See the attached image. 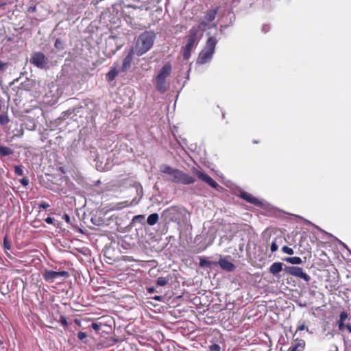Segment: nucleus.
I'll use <instances>...</instances> for the list:
<instances>
[{
	"label": "nucleus",
	"mask_w": 351,
	"mask_h": 351,
	"mask_svg": "<svg viewBox=\"0 0 351 351\" xmlns=\"http://www.w3.org/2000/svg\"><path fill=\"white\" fill-rule=\"evenodd\" d=\"M160 171L162 173V176L171 182L189 185L195 182V179L193 176L183 171L173 168L167 165H160Z\"/></svg>",
	"instance_id": "1"
},
{
	"label": "nucleus",
	"mask_w": 351,
	"mask_h": 351,
	"mask_svg": "<svg viewBox=\"0 0 351 351\" xmlns=\"http://www.w3.org/2000/svg\"><path fill=\"white\" fill-rule=\"evenodd\" d=\"M156 35L154 31H145L141 34L136 41L133 49L137 56H141L147 52L153 46Z\"/></svg>",
	"instance_id": "2"
},
{
	"label": "nucleus",
	"mask_w": 351,
	"mask_h": 351,
	"mask_svg": "<svg viewBox=\"0 0 351 351\" xmlns=\"http://www.w3.org/2000/svg\"><path fill=\"white\" fill-rule=\"evenodd\" d=\"M217 43V40L215 37H209L205 47L199 54L197 63L204 64L208 62L213 56Z\"/></svg>",
	"instance_id": "3"
},
{
	"label": "nucleus",
	"mask_w": 351,
	"mask_h": 351,
	"mask_svg": "<svg viewBox=\"0 0 351 351\" xmlns=\"http://www.w3.org/2000/svg\"><path fill=\"white\" fill-rule=\"evenodd\" d=\"M199 29L197 27H193L189 32L186 36L187 43L182 48L183 58L188 60L191 54L193 49L197 45L199 39L197 38Z\"/></svg>",
	"instance_id": "4"
},
{
	"label": "nucleus",
	"mask_w": 351,
	"mask_h": 351,
	"mask_svg": "<svg viewBox=\"0 0 351 351\" xmlns=\"http://www.w3.org/2000/svg\"><path fill=\"white\" fill-rule=\"evenodd\" d=\"M188 214L187 210L181 206H171L162 213V217L169 221H179L181 218Z\"/></svg>",
	"instance_id": "5"
},
{
	"label": "nucleus",
	"mask_w": 351,
	"mask_h": 351,
	"mask_svg": "<svg viewBox=\"0 0 351 351\" xmlns=\"http://www.w3.org/2000/svg\"><path fill=\"white\" fill-rule=\"evenodd\" d=\"M29 62L40 69L49 68V60L48 58L40 51L33 52L31 55Z\"/></svg>",
	"instance_id": "6"
},
{
	"label": "nucleus",
	"mask_w": 351,
	"mask_h": 351,
	"mask_svg": "<svg viewBox=\"0 0 351 351\" xmlns=\"http://www.w3.org/2000/svg\"><path fill=\"white\" fill-rule=\"evenodd\" d=\"M284 271L293 276L303 279L306 282H308L311 280L310 276L304 272L303 269L300 267L286 266L284 268Z\"/></svg>",
	"instance_id": "7"
},
{
	"label": "nucleus",
	"mask_w": 351,
	"mask_h": 351,
	"mask_svg": "<svg viewBox=\"0 0 351 351\" xmlns=\"http://www.w3.org/2000/svg\"><path fill=\"white\" fill-rule=\"evenodd\" d=\"M192 171L193 174L195 175L199 180L206 183L210 187L217 189L219 186L217 182H215L211 177L203 171L196 168H193Z\"/></svg>",
	"instance_id": "8"
},
{
	"label": "nucleus",
	"mask_w": 351,
	"mask_h": 351,
	"mask_svg": "<svg viewBox=\"0 0 351 351\" xmlns=\"http://www.w3.org/2000/svg\"><path fill=\"white\" fill-rule=\"evenodd\" d=\"M351 317L346 311H342L339 315V319L337 322V325L339 330L344 331L347 330L351 333Z\"/></svg>",
	"instance_id": "9"
},
{
	"label": "nucleus",
	"mask_w": 351,
	"mask_h": 351,
	"mask_svg": "<svg viewBox=\"0 0 351 351\" xmlns=\"http://www.w3.org/2000/svg\"><path fill=\"white\" fill-rule=\"evenodd\" d=\"M43 276L45 281L52 282L58 278H68L69 274L66 271H54L46 269L43 274Z\"/></svg>",
	"instance_id": "10"
},
{
	"label": "nucleus",
	"mask_w": 351,
	"mask_h": 351,
	"mask_svg": "<svg viewBox=\"0 0 351 351\" xmlns=\"http://www.w3.org/2000/svg\"><path fill=\"white\" fill-rule=\"evenodd\" d=\"M49 90L45 95V102L50 105H53L58 101L59 98L58 88L54 84L49 85Z\"/></svg>",
	"instance_id": "11"
},
{
	"label": "nucleus",
	"mask_w": 351,
	"mask_h": 351,
	"mask_svg": "<svg viewBox=\"0 0 351 351\" xmlns=\"http://www.w3.org/2000/svg\"><path fill=\"white\" fill-rule=\"evenodd\" d=\"M219 8L216 7L215 8H212L210 10H208L204 15V19L205 21H203L200 22L199 27H197L199 29L204 28L208 25V22L213 21L218 12Z\"/></svg>",
	"instance_id": "12"
},
{
	"label": "nucleus",
	"mask_w": 351,
	"mask_h": 351,
	"mask_svg": "<svg viewBox=\"0 0 351 351\" xmlns=\"http://www.w3.org/2000/svg\"><path fill=\"white\" fill-rule=\"evenodd\" d=\"M135 54V51L133 47L130 48L128 54L124 58L121 67L120 69L121 72H126L131 66L133 61V56Z\"/></svg>",
	"instance_id": "13"
},
{
	"label": "nucleus",
	"mask_w": 351,
	"mask_h": 351,
	"mask_svg": "<svg viewBox=\"0 0 351 351\" xmlns=\"http://www.w3.org/2000/svg\"><path fill=\"white\" fill-rule=\"evenodd\" d=\"M155 81L156 89L157 91L160 93H165L169 88V84L167 83L166 80L156 76Z\"/></svg>",
	"instance_id": "14"
},
{
	"label": "nucleus",
	"mask_w": 351,
	"mask_h": 351,
	"mask_svg": "<svg viewBox=\"0 0 351 351\" xmlns=\"http://www.w3.org/2000/svg\"><path fill=\"white\" fill-rule=\"evenodd\" d=\"M172 71V66L170 63L165 64L159 70L156 76L166 80L170 75Z\"/></svg>",
	"instance_id": "15"
},
{
	"label": "nucleus",
	"mask_w": 351,
	"mask_h": 351,
	"mask_svg": "<svg viewBox=\"0 0 351 351\" xmlns=\"http://www.w3.org/2000/svg\"><path fill=\"white\" fill-rule=\"evenodd\" d=\"M239 196L241 198L245 200L248 203L252 204L256 206H259L261 204L260 201L257 198L252 196L247 192L241 191Z\"/></svg>",
	"instance_id": "16"
},
{
	"label": "nucleus",
	"mask_w": 351,
	"mask_h": 351,
	"mask_svg": "<svg viewBox=\"0 0 351 351\" xmlns=\"http://www.w3.org/2000/svg\"><path fill=\"white\" fill-rule=\"evenodd\" d=\"M218 264L221 269L228 272L233 271L236 268L235 265L232 263L223 258H221L218 261Z\"/></svg>",
	"instance_id": "17"
},
{
	"label": "nucleus",
	"mask_w": 351,
	"mask_h": 351,
	"mask_svg": "<svg viewBox=\"0 0 351 351\" xmlns=\"http://www.w3.org/2000/svg\"><path fill=\"white\" fill-rule=\"evenodd\" d=\"M305 347V342L302 339L295 341L291 343L288 351H303Z\"/></svg>",
	"instance_id": "18"
},
{
	"label": "nucleus",
	"mask_w": 351,
	"mask_h": 351,
	"mask_svg": "<svg viewBox=\"0 0 351 351\" xmlns=\"http://www.w3.org/2000/svg\"><path fill=\"white\" fill-rule=\"evenodd\" d=\"M284 270L283 263L280 262L274 263L269 268V271L274 276H277L278 273Z\"/></svg>",
	"instance_id": "19"
},
{
	"label": "nucleus",
	"mask_w": 351,
	"mask_h": 351,
	"mask_svg": "<svg viewBox=\"0 0 351 351\" xmlns=\"http://www.w3.org/2000/svg\"><path fill=\"white\" fill-rule=\"evenodd\" d=\"M13 154L14 150L4 145L0 146V158L12 155Z\"/></svg>",
	"instance_id": "20"
},
{
	"label": "nucleus",
	"mask_w": 351,
	"mask_h": 351,
	"mask_svg": "<svg viewBox=\"0 0 351 351\" xmlns=\"http://www.w3.org/2000/svg\"><path fill=\"white\" fill-rule=\"evenodd\" d=\"M10 121L8 114V110H3L0 114V125L1 126L7 125Z\"/></svg>",
	"instance_id": "21"
},
{
	"label": "nucleus",
	"mask_w": 351,
	"mask_h": 351,
	"mask_svg": "<svg viewBox=\"0 0 351 351\" xmlns=\"http://www.w3.org/2000/svg\"><path fill=\"white\" fill-rule=\"evenodd\" d=\"M282 260L292 265H300L302 263V259L298 256L285 257Z\"/></svg>",
	"instance_id": "22"
},
{
	"label": "nucleus",
	"mask_w": 351,
	"mask_h": 351,
	"mask_svg": "<svg viewBox=\"0 0 351 351\" xmlns=\"http://www.w3.org/2000/svg\"><path fill=\"white\" fill-rule=\"evenodd\" d=\"M119 72H121L120 70L117 71L116 69L111 68L109 72L106 74V80L108 82L114 80Z\"/></svg>",
	"instance_id": "23"
},
{
	"label": "nucleus",
	"mask_w": 351,
	"mask_h": 351,
	"mask_svg": "<svg viewBox=\"0 0 351 351\" xmlns=\"http://www.w3.org/2000/svg\"><path fill=\"white\" fill-rule=\"evenodd\" d=\"M158 220V215L157 213H152L149 215L147 219V222L149 226L155 225Z\"/></svg>",
	"instance_id": "24"
},
{
	"label": "nucleus",
	"mask_w": 351,
	"mask_h": 351,
	"mask_svg": "<svg viewBox=\"0 0 351 351\" xmlns=\"http://www.w3.org/2000/svg\"><path fill=\"white\" fill-rule=\"evenodd\" d=\"M213 263L205 257L199 258V266L202 267H210Z\"/></svg>",
	"instance_id": "25"
},
{
	"label": "nucleus",
	"mask_w": 351,
	"mask_h": 351,
	"mask_svg": "<svg viewBox=\"0 0 351 351\" xmlns=\"http://www.w3.org/2000/svg\"><path fill=\"white\" fill-rule=\"evenodd\" d=\"M169 279L170 278L169 277L167 278L160 276L157 278L156 283L157 286L164 287L169 283Z\"/></svg>",
	"instance_id": "26"
},
{
	"label": "nucleus",
	"mask_w": 351,
	"mask_h": 351,
	"mask_svg": "<svg viewBox=\"0 0 351 351\" xmlns=\"http://www.w3.org/2000/svg\"><path fill=\"white\" fill-rule=\"evenodd\" d=\"M54 47L59 51L64 49V43L60 39L57 38L54 43Z\"/></svg>",
	"instance_id": "27"
},
{
	"label": "nucleus",
	"mask_w": 351,
	"mask_h": 351,
	"mask_svg": "<svg viewBox=\"0 0 351 351\" xmlns=\"http://www.w3.org/2000/svg\"><path fill=\"white\" fill-rule=\"evenodd\" d=\"M145 219V217L144 215H135L133 217L131 222H130V225H132L135 223H143V220Z\"/></svg>",
	"instance_id": "28"
},
{
	"label": "nucleus",
	"mask_w": 351,
	"mask_h": 351,
	"mask_svg": "<svg viewBox=\"0 0 351 351\" xmlns=\"http://www.w3.org/2000/svg\"><path fill=\"white\" fill-rule=\"evenodd\" d=\"M14 173L17 176H23L24 173L23 167L22 165L14 166Z\"/></svg>",
	"instance_id": "29"
},
{
	"label": "nucleus",
	"mask_w": 351,
	"mask_h": 351,
	"mask_svg": "<svg viewBox=\"0 0 351 351\" xmlns=\"http://www.w3.org/2000/svg\"><path fill=\"white\" fill-rule=\"evenodd\" d=\"M208 351H221V347L217 343H213L209 346Z\"/></svg>",
	"instance_id": "30"
},
{
	"label": "nucleus",
	"mask_w": 351,
	"mask_h": 351,
	"mask_svg": "<svg viewBox=\"0 0 351 351\" xmlns=\"http://www.w3.org/2000/svg\"><path fill=\"white\" fill-rule=\"evenodd\" d=\"M282 251L284 252V253H286L287 254H289V255H292L294 254V251L292 248L288 247V246H283L282 248Z\"/></svg>",
	"instance_id": "31"
},
{
	"label": "nucleus",
	"mask_w": 351,
	"mask_h": 351,
	"mask_svg": "<svg viewBox=\"0 0 351 351\" xmlns=\"http://www.w3.org/2000/svg\"><path fill=\"white\" fill-rule=\"evenodd\" d=\"M3 246H4V248L7 249V250H10V248H11V246L10 245V243H9L6 236L3 239Z\"/></svg>",
	"instance_id": "32"
},
{
	"label": "nucleus",
	"mask_w": 351,
	"mask_h": 351,
	"mask_svg": "<svg viewBox=\"0 0 351 351\" xmlns=\"http://www.w3.org/2000/svg\"><path fill=\"white\" fill-rule=\"evenodd\" d=\"M87 337V334L84 332H79L77 333V338L80 339V340H82L83 341L84 339H86Z\"/></svg>",
	"instance_id": "33"
},
{
	"label": "nucleus",
	"mask_w": 351,
	"mask_h": 351,
	"mask_svg": "<svg viewBox=\"0 0 351 351\" xmlns=\"http://www.w3.org/2000/svg\"><path fill=\"white\" fill-rule=\"evenodd\" d=\"M19 181L20 183L24 186H27L29 183V179L27 178H23L21 179Z\"/></svg>",
	"instance_id": "34"
},
{
	"label": "nucleus",
	"mask_w": 351,
	"mask_h": 351,
	"mask_svg": "<svg viewBox=\"0 0 351 351\" xmlns=\"http://www.w3.org/2000/svg\"><path fill=\"white\" fill-rule=\"evenodd\" d=\"M40 208L46 209L49 207V204L46 202H42L38 204Z\"/></svg>",
	"instance_id": "35"
},
{
	"label": "nucleus",
	"mask_w": 351,
	"mask_h": 351,
	"mask_svg": "<svg viewBox=\"0 0 351 351\" xmlns=\"http://www.w3.org/2000/svg\"><path fill=\"white\" fill-rule=\"evenodd\" d=\"M306 328L305 324L304 322L301 323L300 322L297 326V330L298 331H302L304 330Z\"/></svg>",
	"instance_id": "36"
},
{
	"label": "nucleus",
	"mask_w": 351,
	"mask_h": 351,
	"mask_svg": "<svg viewBox=\"0 0 351 351\" xmlns=\"http://www.w3.org/2000/svg\"><path fill=\"white\" fill-rule=\"evenodd\" d=\"M270 248H271V251L272 252H274L278 250V245L276 244V242H272L271 244Z\"/></svg>",
	"instance_id": "37"
},
{
	"label": "nucleus",
	"mask_w": 351,
	"mask_h": 351,
	"mask_svg": "<svg viewBox=\"0 0 351 351\" xmlns=\"http://www.w3.org/2000/svg\"><path fill=\"white\" fill-rule=\"evenodd\" d=\"M60 322L62 326H68V322H67L66 317L61 316L60 318Z\"/></svg>",
	"instance_id": "38"
},
{
	"label": "nucleus",
	"mask_w": 351,
	"mask_h": 351,
	"mask_svg": "<svg viewBox=\"0 0 351 351\" xmlns=\"http://www.w3.org/2000/svg\"><path fill=\"white\" fill-rule=\"evenodd\" d=\"M91 327L95 330H99L100 329V324L93 322L91 324Z\"/></svg>",
	"instance_id": "39"
},
{
	"label": "nucleus",
	"mask_w": 351,
	"mask_h": 351,
	"mask_svg": "<svg viewBox=\"0 0 351 351\" xmlns=\"http://www.w3.org/2000/svg\"><path fill=\"white\" fill-rule=\"evenodd\" d=\"M269 29H270L269 25L265 24L262 27V32L264 33H267V32H269Z\"/></svg>",
	"instance_id": "40"
},
{
	"label": "nucleus",
	"mask_w": 351,
	"mask_h": 351,
	"mask_svg": "<svg viewBox=\"0 0 351 351\" xmlns=\"http://www.w3.org/2000/svg\"><path fill=\"white\" fill-rule=\"evenodd\" d=\"M45 222L49 223V224H52L53 223V218L51 217H47L45 219Z\"/></svg>",
	"instance_id": "41"
},
{
	"label": "nucleus",
	"mask_w": 351,
	"mask_h": 351,
	"mask_svg": "<svg viewBox=\"0 0 351 351\" xmlns=\"http://www.w3.org/2000/svg\"><path fill=\"white\" fill-rule=\"evenodd\" d=\"M7 67V63L0 61V70H5Z\"/></svg>",
	"instance_id": "42"
},
{
	"label": "nucleus",
	"mask_w": 351,
	"mask_h": 351,
	"mask_svg": "<svg viewBox=\"0 0 351 351\" xmlns=\"http://www.w3.org/2000/svg\"><path fill=\"white\" fill-rule=\"evenodd\" d=\"M63 219L66 221V223H69L71 221L70 217L67 214H64L63 215Z\"/></svg>",
	"instance_id": "43"
},
{
	"label": "nucleus",
	"mask_w": 351,
	"mask_h": 351,
	"mask_svg": "<svg viewBox=\"0 0 351 351\" xmlns=\"http://www.w3.org/2000/svg\"><path fill=\"white\" fill-rule=\"evenodd\" d=\"M147 291L149 293H153L155 291V288L153 287H147Z\"/></svg>",
	"instance_id": "44"
},
{
	"label": "nucleus",
	"mask_w": 351,
	"mask_h": 351,
	"mask_svg": "<svg viewBox=\"0 0 351 351\" xmlns=\"http://www.w3.org/2000/svg\"><path fill=\"white\" fill-rule=\"evenodd\" d=\"M119 204L121 205V206L119 207V208L129 206V204H128L127 202H123L119 203Z\"/></svg>",
	"instance_id": "45"
},
{
	"label": "nucleus",
	"mask_w": 351,
	"mask_h": 351,
	"mask_svg": "<svg viewBox=\"0 0 351 351\" xmlns=\"http://www.w3.org/2000/svg\"><path fill=\"white\" fill-rule=\"evenodd\" d=\"M36 6L29 7V9H28V12H36Z\"/></svg>",
	"instance_id": "46"
},
{
	"label": "nucleus",
	"mask_w": 351,
	"mask_h": 351,
	"mask_svg": "<svg viewBox=\"0 0 351 351\" xmlns=\"http://www.w3.org/2000/svg\"><path fill=\"white\" fill-rule=\"evenodd\" d=\"M162 298V297L160 295H156V296L153 297V299L156 301H161Z\"/></svg>",
	"instance_id": "47"
},
{
	"label": "nucleus",
	"mask_w": 351,
	"mask_h": 351,
	"mask_svg": "<svg viewBox=\"0 0 351 351\" xmlns=\"http://www.w3.org/2000/svg\"><path fill=\"white\" fill-rule=\"evenodd\" d=\"M3 110H8V108H5V107L4 106V105H2V104H0V114H1V113H2V111H3Z\"/></svg>",
	"instance_id": "48"
},
{
	"label": "nucleus",
	"mask_w": 351,
	"mask_h": 351,
	"mask_svg": "<svg viewBox=\"0 0 351 351\" xmlns=\"http://www.w3.org/2000/svg\"><path fill=\"white\" fill-rule=\"evenodd\" d=\"M91 221L93 222V224L95 225H97V226H99V223H96L93 219H91Z\"/></svg>",
	"instance_id": "49"
},
{
	"label": "nucleus",
	"mask_w": 351,
	"mask_h": 351,
	"mask_svg": "<svg viewBox=\"0 0 351 351\" xmlns=\"http://www.w3.org/2000/svg\"><path fill=\"white\" fill-rule=\"evenodd\" d=\"M118 49H119V48H118V47H117L115 50H112V51L111 54H112V55H113V54H114V53H115V52H116Z\"/></svg>",
	"instance_id": "50"
},
{
	"label": "nucleus",
	"mask_w": 351,
	"mask_h": 351,
	"mask_svg": "<svg viewBox=\"0 0 351 351\" xmlns=\"http://www.w3.org/2000/svg\"><path fill=\"white\" fill-rule=\"evenodd\" d=\"M112 341H113V342H114V343H116V342H117V341H118V339H112Z\"/></svg>",
	"instance_id": "51"
},
{
	"label": "nucleus",
	"mask_w": 351,
	"mask_h": 351,
	"mask_svg": "<svg viewBox=\"0 0 351 351\" xmlns=\"http://www.w3.org/2000/svg\"><path fill=\"white\" fill-rule=\"evenodd\" d=\"M111 40H113V38H110L108 39V42H109V43H110Z\"/></svg>",
	"instance_id": "52"
},
{
	"label": "nucleus",
	"mask_w": 351,
	"mask_h": 351,
	"mask_svg": "<svg viewBox=\"0 0 351 351\" xmlns=\"http://www.w3.org/2000/svg\"><path fill=\"white\" fill-rule=\"evenodd\" d=\"M213 27H217V24H216V23H214V24L213 25Z\"/></svg>",
	"instance_id": "53"
},
{
	"label": "nucleus",
	"mask_w": 351,
	"mask_h": 351,
	"mask_svg": "<svg viewBox=\"0 0 351 351\" xmlns=\"http://www.w3.org/2000/svg\"><path fill=\"white\" fill-rule=\"evenodd\" d=\"M66 113H67L66 112H63L64 117L65 116V114H66Z\"/></svg>",
	"instance_id": "54"
},
{
	"label": "nucleus",
	"mask_w": 351,
	"mask_h": 351,
	"mask_svg": "<svg viewBox=\"0 0 351 351\" xmlns=\"http://www.w3.org/2000/svg\"><path fill=\"white\" fill-rule=\"evenodd\" d=\"M226 26H221V28H226Z\"/></svg>",
	"instance_id": "55"
}]
</instances>
